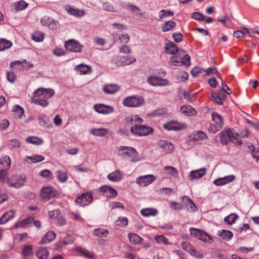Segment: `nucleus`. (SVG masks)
<instances>
[{
  "label": "nucleus",
  "mask_w": 259,
  "mask_h": 259,
  "mask_svg": "<svg viewBox=\"0 0 259 259\" xmlns=\"http://www.w3.org/2000/svg\"><path fill=\"white\" fill-rule=\"evenodd\" d=\"M55 94V91L52 89L39 88L34 92L33 96L31 98V102L43 107L48 106V99L52 97Z\"/></svg>",
  "instance_id": "1"
},
{
  "label": "nucleus",
  "mask_w": 259,
  "mask_h": 259,
  "mask_svg": "<svg viewBox=\"0 0 259 259\" xmlns=\"http://www.w3.org/2000/svg\"><path fill=\"white\" fill-rule=\"evenodd\" d=\"M117 154L122 158H131L130 161L133 162L139 161L141 159L135 149L127 146H120L118 148Z\"/></svg>",
  "instance_id": "2"
},
{
  "label": "nucleus",
  "mask_w": 259,
  "mask_h": 259,
  "mask_svg": "<svg viewBox=\"0 0 259 259\" xmlns=\"http://www.w3.org/2000/svg\"><path fill=\"white\" fill-rule=\"evenodd\" d=\"M144 103V98L139 95L127 97L124 98L122 101V104L124 106L135 108L143 105Z\"/></svg>",
  "instance_id": "3"
},
{
  "label": "nucleus",
  "mask_w": 259,
  "mask_h": 259,
  "mask_svg": "<svg viewBox=\"0 0 259 259\" xmlns=\"http://www.w3.org/2000/svg\"><path fill=\"white\" fill-rule=\"evenodd\" d=\"M58 191L51 186L43 187L40 191L39 196L41 201L46 202L49 199L56 197Z\"/></svg>",
  "instance_id": "4"
},
{
  "label": "nucleus",
  "mask_w": 259,
  "mask_h": 259,
  "mask_svg": "<svg viewBox=\"0 0 259 259\" xmlns=\"http://www.w3.org/2000/svg\"><path fill=\"white\" fill-rule=\"evenodd\" d=\"M190 233L191 235L206 243L211 244L213 241V239L208 234L201 230L191 228Z\"/></svg>",
  "instance_id": "5"
},
{
  "label": "nucleus",
  "mask_w": 259,
  "mask_h": 259,
  "mask_svg": "<svg viewBox=\"0 0 259 259\" xmlns=\"http://www.w3.org/2000/svg\"><path fill=\"white\" fill-rule=\"evenodd\" d=\"M131 131L134 135L138 136H145L152 133L153 129L149 126L136 124L131 127Z\"/></svg>",
  "instance_id": "6"
},
{
  "label": "nucleus",
  "mask_w": 259,
  "mask_h": 259,
  "mask_svg": "<svg viewBox=\"0 0 259 259\" xmlns=\"http://www.w3.org/2000/svg\"><path fill=\"white\" fill-rule=\"evenodd\" d=\"M212 122L211 123L209 131L213 133L220 130L223 125V118L221 115L213 112L211 114Z\"/></svg>",
  "instance_id": "7"
},
{
  "label": "nucleus",
  "mask_w": 259,
  "mask_h": 259,
  "mask_svg": "<svg viewBox=\"0 0 259 259\" xmlns=\"http://www.w3.org/2000/svg\"><path fill=\"white\" fill-rule=\"evenodd\" d=\"M231 94V92H227L225 88L221 89L218 93H212L211 99L219 105H222L223 101L227 99V95Z\"/></svg>",
  "instance_id": "8"
},
{
  "label": "nucleus",
  "mask_w": 259,
  "mask_h": 259,
  "mask_svg": "<svg viewBox=\"0 0 259 259\" xmlns=\"http://www.w3.org/2000/svg\"><path fill=\"white\" fill-rule=\"evenodd\" d=\"M66 49L70 52L80 53L82 51L83 46L75 39H70L66 41L64 44Z\"/></svg>",
  "instance_id": "9"
},
{
  "label": "nucleus",
  "mask_w": 259,
  "mask_h": 259,
  "mask_svg": "<svg viewBox=\"0 0 259 259\" xmlns=\"http://www.w3.org/2000/svg\"><path fill=\"white\" fill-rule=\"evenodd\" d=\"M149 84L153 87H164L169 84V81L166 79L160 78L157 76H150L147 79Z\"/></svg>",
  "instance_id": "10"
},
{
  "label": "nucleus",
  "mask_w": 259,
  "mask_h": 259,
  "mask_svg": "<svg viewBox=\"0 0 259 259\" xmlns=\"http://www.w3.org/2000/svg\"><path fill=\"white\" fill-rule=\"evenodd\" d=\"M136 61L133 57L116 56L113 58V62L118 66H126Z\"/></svg>",
  "instance_id": "11"
},
{
  "label": "nucleus",
  "mask_w": 259,
  "mask_h": 259,
  "mask_svg": "<svg viewBox=\"0 0 259 259\" xmlns=\"http://www.w3.org/2000/svg\"><path fill=\"white\" fill-rule=\"evenodd\" d=\"M156 180V177L153 175H147L138 177L136 183L141 187H146Z\"/></svg>",
  "instance_id": "12"
},
{
  "label": "nucleus",
  "mask_w": 259,
  "mask_h": 259,
  "mask_svg": "<svg viewBox=\"0 0 259 259\" xmlns=\"http://www.w3.org/2000/svg\"><path fill=\"white\" fill-rule=\"evenodd\" d=\"M93 201L92 194L90 192H85L78 196L75 202L81 206H86L90 204Z\"/></svg>",
  "instance_id": "13"
},
{
  "label": "nucleus",
  "mask_w": 259,
  "mask_h": 259,
  "mask_svg": "<svg viewBox=\"0 0 259 259\" xmlns=\"http://www.w3.org/2000/svg\"><path fill=\"white\" fill-rule=\"evenodd\" d=\"M25 183V178L21 176H14L11 177L8 180L9 186L19 188L23 186Z\"/></svg>",
  "instance_id": "14"
},
{
  "label": "nucleus",
  "mask_w": 259,
  "mask_h": 259,
  "mask_svg": "<svg viewBox=\"0 0 259 259\" xmlns=\"http://www.w3.org/2000/svg\"><path fill=\"white\" fill-rule=\"evenodd\" d=\"M181 246L183 249L189 252L192 256L198 258L203 257L202 253L196 250L194 247L188 242L184 241L181 243Z\"/></svg>",
  "instance_id": "15"
},
{
  "label": "nucleus",
  "mask_w": 259,
  "mask_h": 259,
  "mask_svg": "<svg viewBox=\"0 0 259 259\" xmlns=\"http://www.w3.org/2000/svg\"><path fill=\"white\" fill-rule=\"evenodd\" d=\"M163 127L167 131H177L185 129L186 127V125L182 122L171 121L164 124Z\"/></svg>",
  "instance_id": "16"
},
{
  "label": "nucleus",
  "mask_w": 259,
  "mask_h": 259,
  "mask_svg": "<svg viewBox=\"0 0 259 259\" xmlns=\"http://www.w3.org/2000/svg\"><path fill=\"white\" fill-rule=\"evenodd\" d=\"M94 109L97 113L102 114H109L114 111L113 107L103 104L94 105Z\"/></svg>",
  "instance_id": "17"
},
{
  "label": "nucleus",
  "mask_w": 259,
  "mask_h": 259,
  "mask_svg": "<svg viewBox=\"0 0 259 259\" xmlns=\"http://www.w3.org/2000/svg\"><path fill=\"white\" fill-rule=\"evenodd\" d=\"M99 190L103 195L108 198H114L117 195V191L114 188L107 185L101 186Z\"/></svg>",
  "instance_id": "18"
},
{
  "label": "nucleus",
  "mask_w": 259,
  "mask_h": 259,
  "mask_svg": "<svg viewBox=\"0 0 259 259\" xmlns=\"http://www.w3.org/2000/svg\"><path fill=\"white\" fill-rule=\"evenodd\" d=\"M226 136H228L229 140L233 143L239 145L242 144V141L239 138L237 134L233 133L231 129H228L226 131L222 132L223 137Z\"/></svg>",
  "instance_id": "19"
},
{
  "label": "nucleus",
  "mask_w": 259,
  "mask_h": 259,
  "mask_svg": "<svg viewBox=\"0 0 259 259\" xmlns=\"http://www.w3.org/2000/svg\"><path fill=\"white\" fill-rule=\"evenodd\" d=\"M206 135L202 131H197L196 133L190 135L188 137V141L190 142H196L199 141L206 139Z\"/></svg>",
  "instance_id": "20"
},
{
  "label": "nucleus",
  "mask_w": 259,
  "mask_h": 259,
  "mask_svg": "<svg viewBox=\"0 0 259 259\" xmlns=\"http://www.w3.org/2000/svg\"><path fill=\"white\" fill-rule=\"evenodd\" d=\"M206 169L205 168H201L190 171L188 179L190 181L199 179L202 178L206 173Z\"/></svg>",
  "instance_id": "21"
},
{
  "label": "nucleus",
  "mask_w": 259,
  "mask_h": 259,
  "mask_svg": "<svg viewBox=\"0 0 259 259\" xmlns=\"http://www.w3.org/2000/svg\"><path fill=\"white\" fill-rule=\"evenodd\" d=\"M235 179L234 175H229L222 178H220L215 179L213 181L214 185L217 186H221L225 185L227 183L233 182Z\"/></svg>",
  "instance_id": "22"
},
{
  "label": "nucleus",
  "mask_w": 259,
  "mask_h": 259,
  "mask_svg": "<svg viewBox=\"0 0 259 259\" xmlns=\"http://www.w3.org/2000/svg\"><path fill=\"white\" fill-rule=\"evenodd\" d=\"M180 112L183 114L188 116H195L197 114L196 110L188 105L182 106L180 107Z\"/></svg>",
  "instance_id": "23"
},
{
  "label": "nucleus",
  "mask_w": 259,
  "mask_h": 259,
  "mask_svg": "<svg viewBox=\"0 0 259 259\" xmlns=\"http://www.w3.org/2000/svg\"><path fill=\"white\" fill-rule=\"evenodd\" d=\"M18 65L20 66L19 69H23V70H28L29 68H31L33 67V65L29 62H27L26 60H24L23 61H16L12 62L11 64V67H13L14 66Z\"/></svg>",
  "instance_id": "24"
},
{
  "label": "nucleus",
  "mask_w": 259,
  "mask_h": 259,
  "mask_svg": "<svg viewBox=\"0 0 259 259\" xmlns=\"http://www.w3.org/2000/svg\"><path fill=\"white\" fill-rule=\"evenodd\" d=\"M165 51L166 53L171 55H175L177 53L180 55L181 51H179L177 46L171 42L166 44Z\"/></svg>",
  "instance_id": "25"
},
{
  "label": "nucleus",
  "mask_w": 259,
  "mask_h": 259,
  "mask_svg": "<svg viewBox=\"0 0 259 259\" xmlns=\"http://www.w3.org/2000/svg\"><path fill=\"white\" fill-rule=\"evenodd\" d=\"M123 175L119 170H115L107 176V178L110 181L117 182L122 180Z\"/></svg>",
  "instance_id": "26"
},
{
  "label": "nucleus",
  "mask_w": 259,
  "mask_h": 259,
  "mask_svg": "<svg viewBox=\"0 0 259 259\" xmlns=\"http://www.w3.org/2000/svg\"><path fill=\"white\" fill-rule=\"evenodd\" d=\"M120 88L117 84H110L104 86L103 90L107 94H114L116 93Z\"/></svg>",
  "instance_id": "27"
},
{
  "label": "nucleus",
  "mask_w": 259,
  "mask_h": 259,
  "mask_svg": "<svg viewBox=\"0 0 259 259\" xmlns=\"http://www.w3.org/2000/svg\"><path fill=\"white\" fill-rule=\"evenodd\" d=\"M15 212L12 210L7 211L5 213H4L0 218V224H6L9 220L14 218L15 216Z\"/></svg>",
  "instance_id": "28"
},
{
  "label": "nucleus",
  "mask_w": 259,
  "mask_h": 259,
  "mask_svg": "<svg viewBox=\"0 0 259 259\" xmlns=\"http://www.w3.org/2000/svg\"><path fill=\"white\" fill-rule=\"evenodd\" d=\"M56 235L53 231H50L45 234L40 241V244L48 243L55 239Z\"/></svg>",
  "instance_id": "29"
},
{
  "label": "nucleus",
  "mask_w": 259,
  "mask_h": 259,
  "mask_svg": "<svg viewBox=\"0 0 259 259\" xmlns=\"http://www.w3.org/2000/svg\"><path fill=\"white\" fill-rule=\"evenodd\" d=\"M159 146L163 151L165 152H171L174 150L172 144L167 141H161L159 143Z\"/></svg>",
  "instance_id": "30"
},
{
  "label": "nucleus",
  "mask_w": 259,
  "mask_h": 259,
  "mask_svg": "<svg viewBox=\"0 0 259 259\" xmlns=\"http://www.w3.org/2000/svg\"><path fill=\"white\" fill-rule=\"evenodd\" d=\"M75 250L80 253V254L84 257L91 259L94 257V254L92 252L89 251L88 250L81 246L76 247Z\"/></svg>",
  "instance_id": "31"
},
{
  "label": "nucleus",
  "mask_w": 259,
  "mask_h": 259,
  "mask_svg": "<svg viewBox=\"0 0 259 259\" xmlns=\"http://www.w3.org/2000/svg\"><path fill=\"white\" fill-rule=\"evenodd\" d=\"M67 12L69 14L77 17H81L86 14L85 12L83 10H79L71 7L68 8Z\"/></svg>",
  "instance_id": "32"
},
{
  "label": "nucleus",
  "mask_w": 259,
  "mask_h": 259,
  "mask_svg": "<svg viewBox=\"0 0 259 259\" xmlns=\"http://www.w3.org/2000/svg\"><path fill=\"white\" fill-rule=\"evenodd\" d=\"M90 133L95 136L104 137L108 134V130L105 128H92Z\"/></svg>",
  "instance_id": "33"
},
{
  "label": "nucleus",
  "mask_w": 259,
  "mask_h": 259,
  "mask_svg": "<svg viewBox=\"0 0 259 259\" xmlns=\"http://www.w3.org/2000/svg\"><path fill=\"white\" fill-rule=\"evenodd\" d=\"M45 158L40 155H34L33 156H27L25 158V160L28 163H36L42 161Z\"/></svg>",
  "instance_id": "34"
},
{
  "label": "nucleus",
  "mask_w": 259,
  "mask_h": 259,
  "mask_svg": "<svg viewBox=\"0 0 259 259\" xmlns=\"http://www.w3.org/2000/svg\"><path fill=\"white\" fill-rule=\"evenodd\" d=\"M182 198L184 201H186V205L190 211H195L197 210V206L190 198L187 196H184Z\"/></svg>",
  "instance_id": "35"
},
{
  "label": "nucleus",
  "mask_w": 259,
  "mask_h": 259,
  "mask_svg": "<svg viewBox=\"0 0 259 259\" xmlns=\"http://www.w3.org/2000/svg\"><path fill=\"white\" fill-rule=\"evenodd\" d=\"M164 170L167 175H169L171 177L177 178L178 177V171L174 167L170 166H166L164 167Z\"/></svg>",
  "instance_id": "36"
},
{
  "label": "nucleus",
  "mask_w": 259,
  "mask_h": 259,
  "mask_svg": "<svg viewBox=\"0 0 259 259\" xmlns=\"http://www.w3.org/2000/svg\"><path fill=\"white\" fill-rule=\"evenodd\" d=\"M33 222V218H28L16 223L15 224V227L16 228L20 227H26L29 226Z\"/></svg>",
  "instance_id": "37"
},
{
  "label": "nucleus",
  "mask_w": 259,
  "mask_h": 259,
  "mask_svg": "<svg viewBox=\"0 0 259 259\" xmlns=\"http://www.w3.org/2000/svg\"><path fill=\"white\" fill-rule=\"evenodd\" d=\"M218 235L223 240H229L233 237L232 232L226 230H222L218 232Z\"/></svg>",
  "instance_id": "38"
},
{
  "label": "nucleus",
  "mask_w": 259,
  "mask_h": 259,
  "mask_svg": "<svg viewBox=\"0 0 259 259\" xmlns=\"http://www.w3.org/2000/svg\"><path fill=\"white\" fill-rule=\"evenodd\" d=\"M11 165V159L9 156H5L0 159V167H3V169L7 170Z\"/></svg>",
  "instance_id": "39"
},
{
  "label": "nucleus",
  "mask_w": 259,
  "mask_h": 259,
  "mask_svg": "<svg viewBox=\"0 0 259 259\" xmlns=\"http://www.w3.org/2000/svg\"><path fill=\"white\" fill-rule=\"evenodd\" d=\"M49 254V251L46 248H39L36 253V255L39 259H47Z\"/></svg>",
  "instance_id": "40"
},
{
  "label": "nucleus",
  "mask_w": 259,
  "mask_h": 259,
  "mask_svg": "<svg viewBox=\"0 0 259 259\" xmlns=\"http://www.w3.org/2000/svg\"><path fill=\"white\" fill-rule=\"evenodd\" d=\"M128 237L130 242L134 244H138L140 243L143 240L138 235L132 233L128 234Z\"/></svg>",
  "instance_id": "41"
},
{
  "label": "nucleus",
  "mask_w": 259,
  "mask_h": 259,
  "mask_svg": "<svg viewBox=\"0 0 259 259\" xmlns=\"http://www.w3.org/2000/svg\"><path fill=\"white\" fill-rule=\"evenodd\" d=\"M80 74H87L91 72V68L86 65L80 64L75 67Z\"/></svg>",
  "instance_id": "42"
},
{
  "label": "nucleus",
  "mask_w": 259,
  "mask_h": 259,
  "mask_svg": "<svg viewBox=\"0 0 259 259\" xmlns=\"http://www.w3.org/2000/svg\"><path fill=\"white\" fill-rule=\"evenodd\" d=\"M141 213L144 217L155 216L158 214V211L154 208H145L141 210Z\"/></svg>",
  "instance_id": "43"
},
{
  "label": "nucleus",
  "mask_w": 259,
  "mask_h": 259,
  "mask_svg": "<svg viewBox=\"0 0 259 259\" xmlns=\"http://www.w3.org/2000/svg\"><path fill=\"white\" fill-rule=\"evenodd\" d=\"M176 26V23L173 21H168L165 22L162 26V30L163 32L172 31Z\"/></svg>",
  "instance_id": "44"
},
{
  "label": "nucleus",
  "mask_w": 259,
  "mask_h": 259,
  "mask_svg": "<svg viewBox=\"0 0 259 259\" xmlns=\"http://www.w3.org/2000/svg\"><path fill=\"white\" fill-rule=\"evenodd\" d=\"M26 142L33 145H41L44 141L42 139L37 137H29L26 139Z\"/></svg>",
  "instance_id": "45"
},
{
  "label": "nucleus",
  "mask_w": 259,
  "mask_h": 259,
  "mask_svg": "<svg viewBox=\"0 0 259 259\" xmlns=\"http://www.w3.org/2000/svg\"><path fill=\"white\" fill-rule=\"evenodd\" d=\"M126 121L127 123L131 124L133 122L135 123H142L143 120L137 115H132L126 118Z\"/></svg>",
  "instance_id": "46"
},
{
  "label": "nucleus",
  "mask_w": 259,
  "mask_h": 259,
  "mask_svg": "<svg viewBox=\"0 0 259 259\" xmlns=\"http://www.w3.org/2000/svg\"><path fill=\"white\" fill-rule=\"evenodd\" d=\"M12 42L5 38H0V51H4L12 46Z\"/></svg>",
  "instance_id": "47"
},
{
  "label": "nucleus",
  "mask_w": 259,
  "mask_h": 259,
  "mask_svg": "<svg viewBox=\"0 0 259 259\" xmlns=\"http://www.w3.org/2000/svg\"><path fill=\"white\" fill-rule=\"evenodd\" d=\"M109 233L108 230L104 229H96L94 231V235L98 237H106Z\"/></svg>",
  "instance_id": "48"
},
{
  "label": "nucleus",
  "mask_w": 259,
  "mask_h": 259,
  "mask_svg": "<svg viewBox=\"0 0 259 259\" xmlns=\"http://www.w3.org/2000/svg\"><path fill=\"white\" fill-rule=\"evenodd\" d=\"M13 111L16 118H21L24 114L23 109L19 105H15L13 107Z\"/></svg>",
  "instance_id": "49"
},
{
  "label": "nucleus",
  "mask_w": 259,
  "mask_h": 259,
  "mask_svg": "<svg viewBox=\"0 0 259 259\" xmlns=\"http://www.w3.org/2000/svg\"><path fill=\"white\" fill-rule=\"evenodd\" d=\"M32 247L30 245H25L22 248V253L24 256H30L33 254Z\"/></svg>",
  "instance_id": "50"
},
{
  "label": "nucleus",
  "mask_w": 259,
  "mask_h": 259,
  "mask_svg": "<svg viewBox=\"0 0 259 259\" xmlns=\"http://www.w3.org/2000/svg\"><path fill=\"white\" fill-rule=\"evenodd\" d=\"M28 4L24 1H19L14 4L15 9L16 11H22L26 9Z\"/></svg>",
  "instance_id": "51"
},
{
  "label": "nucleus",
  "mask_w": 259,
  "mask_h": 259,
  "mask_svg": "<svg viewBox=\"0 0 259 259\" xmlns=\"http://www.w3.org/2000/svg\"><path fill=\"white\" fill-rule=\"evenodd\" d=\"M238 215L235 213H232L224 219L225 222L228 225H232L235 223L238 218Z\"/></svg>",
  "instance_id": "52"
},
{
  "label": "nucleus",
  "mask_w": 259,
  "mask_h": 259,
  "mask_svg": "<svg viewBox=\"0 0 259 259\" xmlns=\"http://www.w3.org/2000/svg\"><path fill=\"white\" fill-rule=\"evenodd\" d=\"M155 240L158 243H163L165 245H170L171 243L169 242L167 238L163 235H157L155 237Z\"/></svg>",
  "instance_id": "53"
},
{
  "label": "nucleus",
  "mask_w": 259,
  "mask_h": 259,
  "mask_svg": "<svg viewBox=\"0 0 259 259\" xmlns=\"http://www.w3.org/2000/svg\"><path fill=\"white\" fill-rule=\"evenodd\" d=\"M159 17L160 19L166 17H171L174 15V12L170 10H162L158 13Z\"/></svg>",
  "instance_id": "54"
},
{
  "label": "nucleus",
  "mask_w": 259,
  "mask_h": 259,
  "mask_svg": "<svg viewBox=\"0 0 259 259\" xmlns=\"http://www.w3.org/2000/svg\"><path fill=\"white\" fill-rule=\"evenodd\" d=\"M32 39L36 42H40L44 40V34L40 32H35L31 35Z\"/></svg>",
  "instance_id": "55"
},
{
  "label": "nucleus",
  "mask_w": 259,
  "mask_h": 259,
  "mask_svg": "<svg viewBox=\"0 0 259 259\" xmlns=\"http://www.w3.org/2000/svg\"><path fill=\"white\" fill-rule=\"evenodd\" d=\"M57 177L61 183L66 182L68 178L67 173L62 170H58L57 171Z\"/></svg>",
  "instance_id": "56"
},
{
  "label": "nucleus",
  "mask_w": 259,
  "mask_h": 259,
  "mask_svg": "<svg viewBox=\"0 0 259 259\" xmlns=\"http://www.w3.org/2000/svg\"><path fill=\"white\" fill-rule=\"evenodd\" d=\"M115 224L119 227H125L128 224L127 219L125 217H119L116 221Z\"/></svg>",
  "instance_id": "57"
},
{
  "label": "nucleus",
  "mask_w": 259,
  "mask_h": 259,
  "mask_svg": "<svg viewBox=\"0 0 259 259\" xmlns=\"http://www.w3.org/2000/svg\"><path fill=\"white\" fill-rule=\"evenodd\" d=\"M169 63L174 66H181V57L178 55L172 56L170 59Z\"/></svg>",
  "instance_id": "58"
},
{
  "label": "nucleus",
  "mask_w": 259,
  "mask_h": 259,
  "mask_svg": "<svg viewBox=\"0 0 259 259\" xmlns=\"http://www.w3.org/2000/svg\"><path fill=\"white\" fill-rule=\"evenodd\" d=\"M205 70L199 67H194L191 72L192 75L194 77H197L200 74H204Z\"/></svg>",
  "instance_id": "59"
},
{
  "label": "nucleus",
  "mask_w": 259,
  "mask_h": 259,
  "mask_svg": "<svg viewBox=\"0 0 259 259\" xmlns=\"http://www.w3.org/2000/svg\"><path fill=\"white\" fill-rule=\"evenodd\" d=\"M190 65V57L188 55H185L183 57H181V66H189Z\"/></svg>",
  "instance_id": "60"
},
{
  "label": "nucleus",
  "mask_w": 259,
  "mask_h": 259,
  "mask_svg": "<svg viewBox=\"0 0 259 259\" xmlns=\"http://www.w3.org/2000/svg\"><path fill=\"white\" fill-rule=\"evenodd\" d=\"M170 207L176 210H181L183 208V205L176 201H171L169 202Z\"/></svg>",
  "instance_id": "61"
},
{
  "label": "nucleus",
  "mask_w": 259,
  "mask_h": 259,
  "mask_svg": "<svg viewBox=\"0 0 259 259\" xmlns=\"http://www.w3.org/2000/svg\"><path fill=\"white\" fill-rule=\"evenodd\" d=\"M21 144V142L17 139L10 140L9 144L10 147L13 149L19 148Z\"/></svg>",
  "instance_id": "62"
},
{
  "label": "nucleus",
  "mask_w": 259,
  "mask_h": 259,
  "mask_svg": "<svg viewBox=\"0 0 259 259\" xmlns=\"http://www.w3.org/2000/svg\"><path fill=\"white\" fill-rule=\"evenodd\" d=\"M73 242V238L71 236L68 235H67L62 241H61L60 243L63 245H67L72 243Z\"/></svg>",
  "instance_id": "63"
},
{
  "label": "nucleus",
  "mask_w": 259,
  "mask_h": 259,
  "mask_svg": "<svg viewBox=\"0 0 259 259\" xmlns=\"http://www.w3.org/2000/svg\"><path fill=\"white\" fill-rule=\"evenodd\" d=\"M192 17L200 21H203L205 20V16L199 12L193 13L192 14Z\"/></svg>",
  "instance_id": "64"
}]
</instances>
